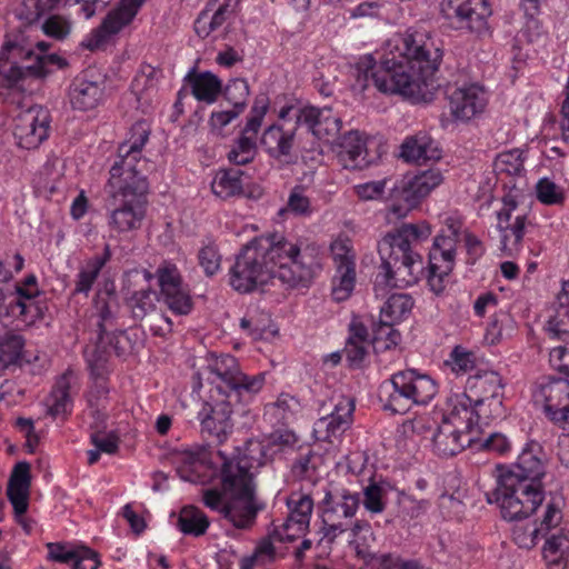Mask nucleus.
<instances>
[{"instance_id":"e433bc0d","label":"nucleus","mask_w":569,"mask_h":569,"mask_svg":"<svg viewBox=\"0 0 569 569\" xmlns=\"http://www.w3.org/2000/svg\"><path fill=\"white\" fill-rule=\"evenodd\" d=\"M360 503L358 493H350L349 491L336 490L326 491L322 500L325 516L329 519L335 517L351 518L355 516Z\"/></svg>"},{"instance_id":"9b49d317","label":"nucleus","mask_w":569,"mask_h":569,"mask_svg":"<svg viewBox=\"0 0 569 569\" xmlns=\"http://www.w3.org/2000/svg\"><path fill=\"white\" fill-rule=\"evenodd\" d=\"M533 400L541 405L546 417L560 427L569 422V379L541 377L535 385Z\"/></svg>"},{"instance_id":"69168bd1","label":"nucleus","mask_w":569,"mask_h":569,"mask_svg":"<svg viewBox=\"0 0 569 569\" xmlns=\"http://www.w3.org/2000/svg\"><path fill=\"white\" fill-rule=\"evenodd\" d=\"M396 323L397 322L383 321V319L380 318L377 327L373 330V339L376 341L383 340L386 342V349L397 347L401 341L400 332L393 328Z\"/></svg>"},{"instance_id":"cd10ccee","label":"nucleus","mask_w":569,"mask_h":569,"mask_svg":"<svg viewBox=\"0 0 569 569\" xmlns=\"http://www.w3.org/2000/svg\"><path fill=\"white\" fill-rule=\"evenodd\" d=\"M43 79V66H41V54L34 52L23 58L19 63L0 69V86L7 89H22L27 80Z\"/></svg>"},{"instance_id":"0eeeda50","label":"nucleus","mask_w":569,"mask_h":569,"mask_svg":"<svg viewBox=\"0 0 569 569\" xmlns=\"http://www.w3.org/2000/svg\"><path fill=\"white\" fill-rule=\"evenodd\" d=\"M545 499L541 483L519 479L515 475H499L496 489L487 495L489 503L496 502L503 519L509 521L528 518Z\"/></svg>"},{"instance_id":"de8ad7c7","label":"nucleus","mask_w":569,"mask_h":569,"mask_svg":"<svg viewBox=\"0 0 569 569\" xmlns=\"http://www.w3.org/2000/svg\"><path fill=\"white\" fill-rule=\"evenodd\" d=\"M221 94L232 104L233 109L243 112L247 108V101L250 94L249 84L243 78L231 79L224 88L222 87Z\"/></svg>"},{"instance_id":"680f3d73","label":"nucleus","mask_w":569,"mask_h":569,"mask_svg":"<svg viewBox=\"0 0 569 569\" xmlns=\"http://www.w3.org/2000/svg\"><path fill=\"white\" fill-rule=\"evenodd\" d=\"M30 488L17 483L8 482L7 496L13 507L14 513H26L29 507Z\"/></svg>"},{"instance_id":"7c9ffc66","label":"nucleus","mask_w":569,"mask_h":569,"mask_svg":"<svg viewBox=\"0 0 569 569\" xmlns=\"http://www.w3.org/2000/svg\"><path fill=\"white\" fill-rule=\"evenodd\" d=\"M447 406V413L443 415L442 421L469 431L478 423L479 413L476 411L478 406H475L471 395L453 393L448 398Z\"/></svg>"},{"instance_id":"72a5a7b5","label":"nucleus","mask_w":569,"mask_h":569,"mask_svg":"<svg viewBox=\"0 0 569 569\" xmlns=\"http://www.w3.org/2000/svg\"><path fill=\"white\" fill-rule=\"evenodd\" d=\"M209 460V450L206 446H194L176 456V471L178 476L189 482L201 480L200 469Z\"/></svg>"},{"instance_id":"3c124183","label":"nucleus","mask_w":569,"mask_h":569,"mask_svg":"<svg viewBox=\"0 0 569 569\" xmlns=\"http://www.w3.org/2000/svg\"><path fill=\"white\" fill-rule=\"evenodd\" d=\"M269 108L268 97L261 94L256 97L250 116L247 120L244 128L241 131L242 136L254 139L257 141L258 132L261 128L263 118Z\"/></svg>"},{"instance_id":"b1692460","label":"nucleus","mask_w":569,"mask_h":569,"mask_svg":"<svg viewBox=\"0 0 569 569\" xmlns=\"http://www.w3.org/2000/svg\"><path fill=\"white\" fill-rule=\"evenodd\" d=\"M254 243L259 246L269 268L272 269V273L279 269L280 264H286L303 252L301 246L288 240L284 236L279 233L257 237L254 238Z\"/></svg>"},{"instance_id":"c85d7f7f","label":"nucleus","mask_w":569,"mask_h":569,"mask_svg":"<svg viewBox=\"0 0 569 569\" xmlns=\"http://www.w3.org/2000/svg\"><path fill=\"white\" fill-rule=\"evenodd\" d=\"M48 560L59 563H71L72 569H87L84 561H91L90 569H98L101 565L99 555L84 546L72 547L68 543L48 542Z\"/></svg>"},{"instance_id":"a19ab883","label":"nucleus","mask_w":569,"mask_h":569,"mask_svg":"<svg viewBox=\"0 0 569 569\" xmlns=\"http://www.w3.org/2000/svg\"><path fill=\"white\" fill-rule=\"evenodd\" d=\"M458 237L447 234L441 230L433 240L432 248L429 252V262H439L441 272L452 271L456 258V246Z\"/></svg>"},{"instance_id":"8fccbe9b","label":"nucleus","mask_w":569,"mask_h":569,"mask_svg":"<svg viewBox=\"0 0 569 569\" xmlns=\"http://www.w3.org/2000/svg\"><path fill=\"white\" fill-rule=\"evenodd\" d=\"M86 358L91 375L96 378L103 377L107 372V363L109 359V351L104 343V337L101 338V335L97 336L94 347L91 350L89 348L86 349Z\"/></svg>"},{"instance_id":"bf43d9fd","label":"nucleus","mask_w":569,"mask_h":569,"mask_svg":"<svg viewBox=\"0 0 569 569\" xmlns=\"http://www.w3.org/2000/svg\"><path fill=\"white\" fill-rule=\"evenodd\" d=\"M271 408L274 410V415L278 417V419L282 423H287L288 420L299 411L300 402L296 397L289 393H281L279 395L277 401L271 405Z\"/></svg>"},{"instance_id":"423d86ee","label":"nucleus","mask_w":569,"mask_h":569,"mask_svg":"<svg viewBox=\"0 0 569 569\" xmlns=\"http://www.w3.org/2000/svg\"><path fill=\"white\" fill-rule=\"evenodd\" d=\"M438 392L436 381L416 369L395 372L379 386V399L385 410L405 415L413 406L429 403Z\"/></svg>"},{"instance_id":"1a4fd4ad","label":"nucleus","mask_w":569,"mask_h":569,"mask_svg":"<svg viewBox=\"0 0 569 569\" xmlns=\"http://www.w3.org/2000/svg\"><path fill=\"white\" fill-rule=\"evenodd\" d=\"M272 274V269L253 238L237 254L229 270V284L240 293H248L267 283Z\"/></svg>"},{"instance_id":"39448f33","label":"nucleus","mask_w":569,"mask_h":569,"mask_svg":"<svg viewBox=\"0 0 569 569\" xmlns=\"http://www.w3.org/2000/svg\"><path fill=\"white\" fill-rule=\"evenodd\" d=\"M194 388H201L206 380L214 386L217 395H227L231 400H252L264 385V373L248 376L243 373L237 359L230 355L211 357L208 365L194 373Z\"/></svg>"},{"instance_id":"603ef678","label":"nucleus","mask_w":569,"mask_h":569,"mask_svg":"<svg viewBox=\"0 0 569 569\" xmlns=\"http://www.w3.org/2000/svg\"><path fill=\"white\" fill-rule=\"evenodd\" d=\"M160 295L170 293V291L182 287V277L177 266L168 260L162 261L156 271Z\"/></svg>"},{"instance_id":"13d9d810","label":"nucleus","mask_w":569,"mask_h":569,"mask_svg":"<svg viewBox=\"0 0 569 569\" xmlns=\"http://www.w3.org/2000/svg\"><path fill=\"white\" fill-rule=\"evenodd\" d=\"M447 363L456 373H466L473 369L476 356L472 351L467 350L462 346H456L450 352Z\"/></svg>"},{"instance_id":"9d476101","label":"nucleus","mask_w":569,"mask_h":569,"mask_svg":"<svg viewBox=\"0 0 569 569\" xmlns=\"http://www.w3.org/2000/svg\"><path fill=\"white\" fill-rule=\"evenodd\" d=\"M151 127L146 120L134 122L123 142L118 147L117 160L109 170V174L118 171L120 177L147 178L144 170L148 160L142 156V149L149 141Z\"/></svg>"},{"instance_id":"a878e982","label":"nucleus","mask_w":569,"mask_h":569,"mask_svg":"<svg viewBox=\"0 0 569 569\" xmlns=\"http://www.w3.org/2000/svg\"><path fill=\"white\" fill-rule=\"evenodd\" d=\"M140 7L132 3L131 0H121L120 6L110 11L102 20L101 24L92 32V39L89 47L97 48L109 37L118 33L129 24L137 16Z\"/></svg>"},{"instance_id":"4468645a","label":"nucleus","mask_w":569,"mask_h":569,"mask_svg":"<svg viewBox=\"0 0 569 569\" xmlns=\"http://www.w3.org/2000/svg\"><path fill=\"white\" fill-rule=\"evenodd\" d=\"M321 269L318 249L315 246H306L303 252L295 257L286 264H280L272 278H278L289 288L309 287L317 272Z\"/></svg>"},{"instance_id":"37998d69","label":"nucleus","mask_w":569,"mask_h":569,"mask_svg":"<svg viewBox=\"0 0 569 569\" xmlns=\"http://www.w3.org/2000/svg\"><path fill=\"white\" fill-rule=\"evenodd\" d=\"M178 527L184 535L199 537L206 533L209 519L199 508L186 506L180 511Z\"/></svg>"},{"instance_id":"79ce46f5","label":"nucleus","mask_w":569,"mask_h":569,"mask_svg":"<svg viewBox=\"0 0 569 569\" xmlns=\"http://www.w3.org/2000/svg\"><path fill=\"white\" fill-rule=\"evenodd\" d=\"M99 320L97 322L98 335L101 338L108 336V329H113L114 320L119 310V302L114 291V284L111 282L110 288L106 286L104 297L98 296L96 301Z\"/></svg>"},{"instance_id":"864d4df0","label":"nucleus","mask_w":569,"mask_h":569,"mask_svg":"<svg viewBox=\"0 0 569 569\" xmlns=\"http://www.w3.org/2000/svg\"><path fill=\"white\" fill-rule=\"evenodd\" d=\"M256 150L257 141L240 134L234 146L228 152V159L236 166H244L254 159Z\"/></svg>"},{"instance_id":"a18cd8bd","label":"nucleus","mask_w":569,"mask_h":569,"mask_svg":"<svg viewBox=\"0 0 569 569\" xmlns=\"http://www.w3.org/2000/svg\"><path fill=\"white\" fill-rule=\"evenodd\" d=\"M415 300L408 293L391 295L380 310V318L383 321L399 322L413 307Z\"/></svg>"},{"instance_id":"4be33fe9","label":"nucleus","mask_w":569,"mask_h":569,"mask_svg":"<svg viewBox=\"0 0 569 569\" xmlns=\"http://www.w3.org/2000/svg\"><path fill=\"white\" fill-rule=\"evenodd\" d=\"M299 126L295 121L292 126L274 123L268 127L261 137V144L266 152L276 160L290 162Z\"/></svg>"},{"instance_id":"f3484780","label":"nucleus","mask_w":569,"mask_h":569,"mask_svg":"<svg viewBox=\"0 0 569 569\" xmlns=\"http://www.w3.org/2000/svg\"><path fill=\"white\" fill-rule=\"evenodd\" d=\"M295 119L296 124H305L319 140L335 142L339 138L342 122L330 108L306 106L297 110Z\"/></svg>"},{"instance_id":"c756f323","label":"nucleus","mask_w":569,"mask_h":569,"mask_svg":"<svg viewBox=\"0 0 569 569\" xmlns=\"http://www.w3.org/2000/svg\"><path fill=\"white\" fill-rule=\"evenodd\" d=\"M353 410L352 400L341 399L330 415L316 422L315 431L320 435L319 439L332 442V438L341 436L350 427Z\"/></svg>"},{"instance_id":"f8f14e48","label":"nucleus","mask_w":569,"mask_h":569,"mask_svg":"<svg viewBox=\"0 0 569 569\" xmlns=\"http://www.w3.org/2000/svg\"><path fill=\"white\" fill-rule=\"evenodd\" d=\"M212 403L206 402L198 413L201 432L207 433L216 445L223 443L231 433L233 423L231 416L234 408L247 405L251 400H231L227 395H211Z\"/></svg>"},{"instance_id":"774afa93","label":"nucleus","mask_w":569,"mask_h":569,"mask_svg":"<svg viewBox=\"0 0 569 569\" xmlns=\"http://www.w3.org/2000/svg\"><path fill=\"white\" fill-rule=\"evenodd\" d=\"M385 492V489L377 483L367 486L363 491L365 508L373 513L382 512L385 510V502L382 500Z\"/></svg>"},{"instance_id":"e2e57ef3","label":"nucleus","mask_w":569,"mask_h":569,"mask_svg":"<svg viewBox=\"0 0 569 569\" xmlns=\"http://www.w3.org/2000/svg\"><path fill=\"white\" fill-rule=\"evenodd\" d=\"M537 198L545 204H560L563 202V194L559 188L547 178L540 179L536 187Z\"/></svg>"},{"instance_id":"7ed1b4c3","label":"nucleus","mask_w":569,"mask_h":569,"mask_svg":"<svg viewBox=\"0 0 569 569\" xmlns=\"http://www.w3.org/2000/svg\"><path fill=\"white\" fill-rule=\"evenodd\" d=\"M430 234L427 222L405 223L379 241L381 264L375 281L376 292L386 287L406 288L419 281L425 269L423 260L411 248V241L427 239Z\"/></svg>"},{"instance_id":"bb28decb","label":"nucleus","mask_w":569,"mask_h":569,"mask_svg":"<svg viewBox=\"0 0 569 569\" xmlns=\"http://www.w3.org/2000/svg\"><path fill=\"white\" fill-rule=\"evenodd\" d=\"M470 431L460 426H453L441 420L432 435L433 451L443 458L460 453L472 442Z\"/></svg>"},{"instance_id":"5fc2aeb1","label":"nucleus","mask_w":569,"mask_h":569,"mask_svg":"<svg viewBox=\"0 0 569 569\" xmlns=\"http://www.w3.org/2000/svg\"><path fill=\"white\" fill-rule=\"evenodd\" d=\"M9 308L12 315L27 326L33 325L42 318V309L37 301L10 300Z\"/></svg>"},{"instance_id":"4c0bfd02","label":"nucleus","mask_w":569,"mask_h":569,"mask_svg":"<svg viewBox=\"0 0 569 569\" xmlns=\"http://www.w3.org/2000/svg\"><path fill=\"white\" fill-rule=\"evenodd\" d=\"M529 224L526 214H519L513 223H498L497 229L500 232V251L506 257H517L522 248V240L526 228Z\"/></svg>"},{"instance_id":"f257e3e1","label":"nucleus","mask_w":569,"mask_h":569,"mask_svg":"<svg viewBox=\"0 0 569 569\" xmlns=\"http://www.w3.org/2000/svg\"><path fill=\"white\" fill-rule=\"evenodd\" d=\"M442 56V49L428 31L409 28L388 40L379 62L372 56L358 62L356 84L361 90L372 84L382 93L399 94L412 102L427 101Z\"/></svg>"},{"instance_id":"6e6d98bb","label":"nucleus","mask_w":569,"mask_h":569,"mask_svg":"<svg viewBox=\"0 0 569 569\" xmlns=\"http://www.w3.org/2000/svg\"><path fill=\"white\" fill-rule=\"evenodd\" d=\"M167 307L176 315L186 316L192 310L193 302L189 292L183 288H177L170 293L161 295Z\"/></svg>"},{"instance_id":"6e6552de","label":"nucleus","mask_w":569,"mask_h":569,"mask_svg":"<svg viewBox=\"0 0 569 569\" xmlns=\"http://www.w3.org/2000/svg\"><path fill=\"white\" fill-rule=\"evenodd\" d=\"M442 181L443 176L438 168L422 170L395 181L389 192L390 211L397 218L406 217Z\"/></svg>"},{"instance_id":"58836bf2","label":"nucleus","mask_w":569,"mask_h":569,"mask_svg":"<svg viewBox=\"0 0 569 569\" xmlns=\"http://www.w3.org/2000/svg\"><path fill=\"white\" fill-rule=\"evenodd\" d=\"M248 178L240 168L219 170L211 182L212 192L221 199L239 196L242 193L244 179Z\"/></svg>"},{"instance_id":"20e7f679","label":"nucleus","mask_w":569,"mask_h":569,"mask_svg":"<svg viewBox=\"0 0 569 569\" xmlns=\"http://www.w3.org/2000/svg\"><path fill=\"white\" fill-rule=\"evenodd\" d=\"M147 178L120 177L118 171L110 174L104 186V208L111 231L122 234L139 230L147 213Z\"/></svg>"},{"instance_id":"dca6fc26","label":"nucleus","mask_w":569,"mask_h":569,"mask_svg":"<svg viewBox=\"0 0 569 569\" xmlns=\"http://www.w3.org/2000/svg\"><path fill=\"white\" fill-rule=\"evenodd\" d=\"M104 94V81L94 69H86L70 83L68 96L71 107L89 111L99 106Z\"/></svg>"},{"instance_id":"c03bdc74","label":"nucleus","mask_w":569,"mask_h":569,"mask_svg":"<svg viewBox=\"0 0 569 569\" xmlns=\"http://www.w3.org/2000/svg\"><path fill=\"white\" fill-rule=\"evenodd\" d=\"M158 300V293L148 288L133 291L127 298L126 303L131 311L132 318L140 321L156 310Z\"/></svg>"},{"instance_id":"aec40b11","label":"nucleus","mask_w":569,"mask_h":569,"mask_svg":"<svg viewBox=\"0 0 569 569\" xmlns=\"http://www.w3.org/2000/svg\"><path fill=\"white\" fill-rule=\"evenodd\" d=\"M547 456L542 446L535 440L526 443L511 469L505 470L498 466L499 475H515L519 479H527L530 482L541 483L546 475Z\"/></svg>"},{"instance_id":"412c9836","label":"nucleus","mask_w":569,"mask_h":569,"mask_svg":"<svg viewBox=\"0 0 569 569\" xmlns=\"http://www.w3.org/2000/svg\"><path fill=\"white\" fill-rule=\"evenodd\" d=\"M336 141L337 158L345 169L362 170L372 163L367 139L358 130H351Z\"/></svg>"},{"instance_id":"f704fd0d","label":"nucleus","mask_w":569,"mask_h":569,"mask_svg":"<svg viewBox=\"0 0 569 569\" xmlns=\"http://www.w3.org/2000/svg\"><path fill=\"white\" fill-rule=\"evenodd\" d=\"M34 48L24 32L14 30L7 32L0 49V69H4L19 63L23 58L31 53Z\"/></svg>"},{"instance_id":"6ab92c4d","label":"nucleus","mask_w":569,"mask_h":569,"mask_svg":"<svg viewBox=\"0 0 569 569\" xmlns=\"http://www.w3.org/2000/svg\"><path fill=\"white\" fill-rule=\"evenodd\" d=\"M468 388L473 398L475 406L482 407L488 403L492 407L491 415L500 417L503 415L501 390L502 378L496 371H481L468 379Z\"/></svg>"},{"instance_id":"393cba45","label":"nucleus","mask_w":569,"mask_h":569,"mask_svg":"<svg viewBox=\"0 0 569 569\" xmlns=\"http://www.w3.org/2000/svg\"><path fill=\"white\" fill-rule=\"evenodd\" d=\"M449 103L455 119L468 121L485 110L487 98L481 87L471 84L457 88L451 93Z\"/></svg>"},{"instance_id":"a211bd4d","label":"nucleus","mask_w":569,"mask_h":569,"mask_svg":"<svg viewBox=\"0 0 569 569\" xmlns=\"http://www.w3.org/2000/svg\"><path fill=\"white\" fill-rule=\"evenodd\" d=\"M50 116L43 109H29L16 119L13 134L23 149L38 148L49 134Z\"/></svg>"},{"instance_id":"2f4dec72","label":"nucleus","mask_w":569,"mask_h":569,"mask_svg":"<svg viewBox=\"0 0 569 569\" xmlns=\"http://www.w3.org/2000/svg\"><path fill=\"white\" fill-rule=\"evenodd\" d=\"M77 383V377L72 370L64 371L56 381L47 398V412L53 418L67 416L71 411V391Z\"/></svg>"},{"instance_id":"ea45409f","label":"nucleus","mask_w":569,"mask_h":569,"mask_svg":"<svg viewBox=\"0 0 569 569\" xmlns=\"http://www.w3.org/2000/svg\"><path fill=\"white\" fill-rule=\"evenodd\" d=\"M111 259V249L109 244L103 248L102 254L94 256L86 261L77 274L74 281L73 295H88L100 274L102 268Z\"/></svg>"},{"instance_id":"052dcab7","label":"nucleus","mask_w":569,"mask_h":569,"mask_svg":"<svg viewBox=\"0 0 569 569\" xmlns=\"http://www.w3.org/2000/svg\"><path fill=\"white\" fill-rule=\"evenodd\" d=\"M199 264L203 268L204 273L211 277L220 269L221 256L214 243L202 247L198 253Z\"/></svg>"},{"instance_id":"2eb2a0df","label":"nucleus","mask_w":569,"mask_h":569,"mask_svg":"<svg viewBox=\"0 0 569 569\" xmlns=\"http://www.w3.org/2000/svg\"><path fill=\"white\" fill-rule=\"evenodd\" d=\"M440 9L447 19H456L471 32L487 30L492 10L488 0H441Z\"/></svg>"},{"instance_id":"338daca9","label":"nucleus","mask_w":569,"mask_h":569,"mask_svg":"<svg viewBox=\"0 0 569 569\" xmlns=\"http://www.w3.org/2000/svg\"><path fill=\"white\" fill-rule=\"evenodd\" d=\"M161 71L151 64L143 63L141 64L137 76L132 81V87L134 90L144 91L150 88H153L159 80Z\"/></svg>"},{"instance_id":"f03ea898","label":"nucleus","mask_w":569,"mask_h":569,"mask_svg":"<svg viewBox=\"0 0 569 569\" xmlns=\"http://www.w3.org/2000/svg\"><path fill=\"white\" fill-rule=\"evenodd\" d=\"M219 456L222 460L219 469L221 490L204 489L202 501L234 528L248 530L266 508L257 496L254 481L257 470L264 463L266 447L259 440L249 439L242 447H237L232 456L228 457L222 451Z\"/></svg>"},{"instance_id":"49530a36","label":"nucleus","mask_w":569,"mask_h":569,"mask_svg":"<svg viewBox=\"0 0 569 569\" xmlns=\"http://www.w3.org/2000/svg\"><path fill=\"white\" fill-rule=\"evenodd\" d=\"M290 510L287 520L297 521L298 527H309L311 513L313 510V500L310 495L292 492L287 500Z\"/></svg>"},{"instance_id":"5701e85b","label":"nucleus","mask_w":569,"mask_h":569,"mask_svg":"<svg viewBox=\"0 0 569 569\" xmlns=\"http://www.w3.org/2000/svg\"><path fill=\"white\" fill-rule=\"evenodd\" d=\"M400 158L408 163L426 164L442 158L439 142L428 132L419 131L407 137L400 146Z\"/></svg>"},{"instance_id":"09e8293b","label":"nucleus","mask_w":569,"mask_h":569,"mask_svg":"<svg viewBox=\"0 0 569 569\" xmlns=\"http://www.w3.org/2000/svg\"><path fill=\"white\" fill-rule=\"evenodd\" d=\"M561 507L562 498L551 496L546 505L541 520L535 526V532L546 537L551 529L556 528L562 520Z\"/></svg>"},{"instance_id":"ddd939ff","label":"nucleus","mask_w":569,"mask_h":569,"mask_svg":"<svg viewBox=\"0 0 569 569\" xmlns=\"http://www.w3.org/2000/svg\"><path fill=\"white\" fill-rule=\"evenodd\" d=\"M336 274L332 279V298L337 302L346 301L356 284V254L349 240L338 239L331 243Z\"/></svg>"},{"instance_id":"c9c22d12","label":"nucleus","mask_w":569,"mask_h":569,"mask_svg":"<svg viewBox=\"0 0 569 569\" xmlns=\"http://www.w3.org/2000/svg\"><path fill=\"white\" fill-rule=\"evenodd\" d=\"M24 337L14 329H0V375L11 366H21L24 358Z\"/></svg>"},{"instance_id":"4d7b16f0","label":"nucleus","mask_w":569,"mask_h":569,"mask_svg":"<svg viewBox=\"0 0 569 569\" xmlns=\"http://www.w3.org/2000/svg\"><path fill=\"white\" fill-rule=\"evenodd\" d=\"M495 168L509 176L520 174L523 171L522 152L519 149L501 152L496 158Z\"/></svg>"},{"instance_id":"0e129e2a","label":"nucleus","mask_w":569,"mask_h":569,"mask_svg":"<svg viewBox=\"0 0 569 569\" xmlns=\"http://www.w3.org/2000/svg\"><path fill=\"white\" fill-rule=\"evenodd\" d=\"M548 331L558 339L569 335V307L558 306L555 315L548 321Z\"/></svg>"},{"instance_id":"473e14b6","label":"nucleus","mask_w":569,"mask_h":569,"mask_svg":"<svg viewBox=\"0 0 569 569\" xmlns=\"http://www.w3.org/2000/svg\"><path fill=\"white\" fill-rule=\"evenodd\" d=\"M192 96L200 102L214 103L222 92V81L210 71L198 72L192 68L184 77Z\"/></svg>"}]
</instances>
